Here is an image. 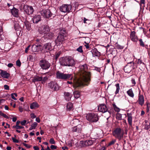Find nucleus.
<instances>
[{"label": "nucleus", "mask_w": 150, "mask_h": 150, "mask_svg": "<svg viewBox=\"0 0 150 150\" xmlns=\"http://www.w3.org/2000/svg\"><path fill=\"white\" fill-rule=\"evenodd\" d=\"M127 93L129 96L131 97V89H129L127 91Z\"/></svg>", "instance_id": "nucleus-49"}, {"label": "nucleus", "mask_w": 150, "mask_h": 150, "mask_svg": "<svg viewBox=\"0 0 150 150\" xmlns=\"http://www.w3.org/2000/svg\"><path fill=\"white\" fill-rule=\"evenodd\" d=\"M59 35H62L66 37V33L65 30L61 29L60 30Z\"/></svg>", "instance_id": "nucleus-30"}, {"label": "nucleus", "mask_w": 150, "mask_h": 150, "mask_svg": "<svg viewBox=\"0 0 150 150\" xmlns=\"http://www.w3.org/2000/svg\"><path fill=\"white\" fill-rule=\"evenodd\" d=\"M50 143L52 144H54L55 143L54 139L52 138H51L49 141Z\"/></svg>", "instance_id": "nucleus-46"}, {"label": "nucleus", "mask_w": 150, "mask_h": 150, "mask_svg": "<svg viewBox=\"0 0 150 150\" xmlns=\"http://www.w3.org/2000/svg\"><path fill=\"white\" fill-rule=\"evenodd\" d=\"M123 130L120 128H117L114 131L113 134L115 137L120 139L123 137Z\"/></svg>", "instance_id": "nucleus-5"}, {"label": "nucleus", "mask_w": 150, "mask_h": 150, "mask_svg": "<svg viewBox=\"0 0 150 150\" xmlns=\"http://www.w3.org/2000/svg\"><path fill=\"white\" fill-rule=\"evenodd\" d=\"M131 62L128 63L124 67V70L125 72L127 73H130L131 71Z\"/></svg>", "instance_id": "nucleus-18"}, {"label": "nucleus", "mask_w": 150, "mask_h": 150, "mask_svg": "<svg viewBox=\"0 0 150 150\" xmlns=\"http://www.w3.org/2000/svg\"><path fill=\"white\" fill-rule=\"evenodd\" d=\"M4 88L6 90H8L9 89V87L7 85H5L4 86Z\"/></svg>", "instance_id": "nucleus-54"}, {"label": "nucleus", "mask_w": 150, "mask_h": 150, "mask_svg": "<svg viewBox=\"0 0 150 150\" xmlns=\"http://www.w3.org/2000/svg\"><path fill=\"white\" fill-rule=\"evenodd\" d=\"M64 95L65 99L67 101H69L72 97V95L69 92H65Z\"/></svg>", "instance_id": "nucleus-24"}, {"label": "nucleus", "mask_w": 150, "mask_h": 150, "mask_svg": "<svg viewBox=\"0 0 150 150\" xmlns=\"http://www.w3.org/2000/svg\"><path fill=\"white\" fill-rule=\"evenodd\" d=\"M32 20L33 23H37L41 21V17L39 15H35L32 18Z\"/></svg>", "instance_id": "nucleus-17"}, {"label": "nucleus", "mask_w": 150, "mask_h": 150, "mask_svg": "<svg viewBox=\"0 0 150 150\" xmlns=\"http://www.w3.org/2000/svg\"><path fill=\"white\" fill-rule=\"evenodd\" d=\"M91 52L93 57L99 56L100 55V53L96 48L92 50Z\"/></svg>", "instance_id": "nucleus-23"}, {"label": "nucleus", "mask_w": 150, "mask_h": 150, "mask_svg": "<svg viewBox=\"0 0 150 150\" xmlns=\"http://www.w3.org/2000/svg\"><path fill=\"white\" fill-rule=\"evenodd\" d=\"M42 50L44 49L47 52L52 50V47L51 43H47L44 44L42 47Z\"/></svg>", "instance_id": "nucleus-15"}, {"label": "nucleus", "mask_w": 150, "mask_h": 150, "mask_svg": "<svg viewBox=\"0 0 150 150\" xmlns=\"http://www.w3.org/2000/svg\"><path fill=\"white\" fill-rule=\"evenodd\" d=\"M37 125L38 124L36 122H34L33 124L31 125V127L29 129V130H31L33 129H35Z\"/></svg>", "instance_id": "nucleus-29"}, {"label": "nucleus", "mask_w": 150, "mask_h": 150, "mask_svg": "<svg viewBox=\"0 0 150 150\" xmlns=\"http://www.w3.org/2000/svg\"><path fill=\"white\" fill-rule=\"evenodd\" d=\"M15 128L17 129H21L24 128V127L23 126H20L19 125H16L15 126H13V128Z\"/></svg>", "instance_id": "nucleus-44"}, {"label": "nucleus", "mask_w": 150, "mask_h": 150, "mask_svg": "<svg viewBox=\"0 0 150 150\" xmlns=\"http://www.w3.org/2000/svg\"><path fill=\"white\" fill-rule=\"evenodd\" d=\"M140 4L141 5L142 4L144 5L145 4V0H140Z\"/></svg>", "instance_id": "nucleus-60"}, {"label": "nucleus", "mask_w": 150, "mask_h": 150, "mask_svg": "<svg viewBox=\"0 0 150 150\" xmlns=\"http://www.w3.org/2000/svg\"><path fill=\"white\" fill-rule=\"evenodd\" d=\"M83 22L84 23L89 24L91 22V19H87L86 18H83Z\"/></svg>", "instance_id": "nucleus-36"}, {"label": "nucleus", "mask_w": 150, "mask_h": 150, "mask_svg": "<svg viewBox=\"0 0 150 150\" xmlns=\"http://www.w3.org/2000/svg\"><path fill=\"white\" fill-rule=\"evenodd\" d=\"M137 59L136 58H134V59L133 61H132V63H133V65L134 66H137Z\"/></svg>", "instance_id": "nucleus-39"}, {"label": "nucleus", "mask_w": 150, "mask_h": 150, "mask_svg": "<svg viewBox=\"0 0 150 150\" xmlns=\"http://www.w3.org/2000/svg\"><path fill=\"white\" fill-rule=\"evenodd\" d=\"M68 56L63 57L59 59V62L60 64L63 66H66L67 60Z\"/></svg>", "instance_id": "nucleus-13"}, {"label": "nucleus", "mask_w": 150, "mask_h": 150, "mask_svg": "<svg viewBox=\"0 0 150 150\" xmlns=\"http://www.w3.org/2000/svg\"><path fill=\"white\" fill-rule=\"evenodd\" d=\"M127 115L129 124L130 125H131V115L130 113L129 114V113H127Z\"/></svg>", "instance_id": "nucleus-35"}, {"label": "nucleus", "mask_w": 150, "mask_h": 150, "mask_svg": "<svg viewBox=\"0 0 150 150\" xmlns=\"http://www.w3.org/2000/svg\"><path fill=\"white\" fill-rule=\"evenodd\" d=\"M64 37H65L59 34L56 40V42L57 43H59L60 42L62 43L64 40Z\"/></svg>", "instance_id": "nucleus-20"}, {"label": "nucleus", "mask_w": 150, "mask_h": 150, "mask_svg": "<svg viewBox=\"0 0 150 150\" xmlns=\"http://www.w3.org/2000/svg\"><path fill=\"white\" fill-rule=\"evenodd\" d=\"M146 112H148L149 111V108H150V103L149 102H146Z\"/></svg>", "instance_id": "nucleus-37"}, {"label": "nucleus", "mask_w": 150, "mask_h": 150, "mask_svg": "<svg viewBox=\"0 0 150 150\" xmlns=\"http://www.w3.org/2000/svg\"><path fill=\"white\" fill-rule=\"evenodd\" d=\"M26 120H24L23 121L21 122V124L22 125H25L26 124Z\"/></svg>", "instance_id": "nucleus-48"}, {"label": "nucleus", "mask_w": 150, "mask_h": 150, "mask_svg": "<svg viewBox=\"0 0 150 150\" xmlns=\"http://www.w3.org/2000/svg\"><path fill=\"white\" fill-rule=\"evenodd\" d=\"M115 86L116 87V89L115 92V94H117L119 93L120 91V87L119 84L118 83L116 84L115 85Z\"/></svg>", "instance_id": "nucleus-33"}, {"label": "nucleus", "mask_w": 150, "mask_h": 150, "mask_svg": "<svg viewBox=\"0 0 150 150\" xmlns=\"http://www.w3.org/2000/svg\"><path fill=\"white\" fill-rule=\"evenodd\" d=\"M116 142V140L115 139H113L112 140L111 142H110L108 144V146H111L114 144V143Z\"/></svg>", "instance_id": "nucleus-43"}, {"label": "nucleus", "mask_w": 150, "mask_h": 150, "mask_svg": "<svg viewBox=\"0 0 150 150\" xmlns=\"http://www.w3.org/2000/svg\"><path fill=\"white\" fill-rule=\"evenodd\" d=\"M67 60L66 66L72 67L75 65V61L71 57L68 56Z\"/></svg>", "instance_id": "nucleus-12"}, {"label": "nucleus", "mask_w": 150, "mask_h": 150, "mask_svg": "<svg viewBox=\"0 0 150 150\" xmlns=\"http://www.w3.org/2000/svg\"><path fill=\"white\" fill-rule=\"evenodd\" d=\"M46 36L47 37L48 39H51L53 37V33L51 32H48L47 34H46Z\"/></svg>", "instance_id": "nucleus-34"}, {"label": "nucleus", "mask_w": 150, "mask_h": 150, "mask_svg": "<svg viewBox=\"0 0 150 150\" xmlns=\"http://www.w3.org/2000/svg\"><path fill=\"white\" fill-rule=\"evenodd\" d=\"M30 45H28L27 47H26L25 50V52L26 53H27L28 52V51L29 49V48L30 47Z\"/></svg>", "instance_id": "nucleus-55"}, {"label": "nucleus", "mask_w": 150, "mask_h": 150, "mask_svg": "<svg viewBox=\"0 0 150 150\" xmlns=\"http://www.w3.org/2000/svg\"><path fill=\"white\" fill-rule=\"evenodd\" d=\"M33 148L35 150H39V148L38 147L36 146H33Z\"/></svg>", "instance_id": "nucleus-64"}, {"label": "nucleus", "mask_w": 150, "mask_h": 150, "mask_svg": "<svg viewBox=\"0 0 150 150\" xmlns=\"http://www.w3.org/2000/svg\"><path fill=\"white\" fill-rule=\"evenodd\" d=\"M14 94L13 93H12L11 94V98L13 99L14 100H16V99L14 97Z\"/></svg>", "instance_id": "nucleus-61"}, {"label": "nucleus", "mask_w": 150, "mask_h": 150, "mask_svg": "<svg viewBox=\"0 0 150 150\" xmlns=\"http://www.w3.org/2000/svg\"><path fill=\"white\" fill-rule=\"evenodd\" d=\"M39 65L41 68L43 70H47L51 66L50 63L44 59L40 61Z\"/></svg>", "instance_id": "nucleus-3"}, {"label": "nucleus", "mask_w": 150, "mask_h": 150, "mask_svg": "<svg viewBox=\"0 0 150 150\" xmlns=\"http://www.w3.org/2000/svg\"><path fill=\"white\" fill-rule=\"evenodd\" d=\"M48 86L52 90L57 91L59 89L60 87L55 82H51L48 84Z\"/></svg>", "instance_id": "nucleus-10"}, {"label": "nucleus", "mask_w": 150, "mask_h": 150, "mask_svg": "<svg viewBox=\"0 0 150 150\" xmlns=\"http://www.w3.org/2000/svg\"><path fill=\"white\" fill-rule=\"evenodd\" d=\"M139 40L138 37L134 31H132V41L137 42Z\"/></svg>", "instance_id": "nucleus-19"}, {"label": "nucleus", "mask_w": 150, "mask_h": 150, "mask_svg": "<svg viewBox=\"0 0 150 150\" xmlns=\"http://www.w3.org/2000/svg\"><path fill=\"white\" fill-rule=\"evenodd\" d=\"M117 48L120 49H122L123 48V47L122 46H121L119 45H117L116 46Z\"/></svg>", "instance_id": "nucleus-53"}, {"label": "nucleus", "mask_w": 150, "mask_h": 150, "mask_svg": "<svg viewBox=\"0 0 150 150\" xmlns=\"http://www.w3.org/2000/svg\"><path fill=\"white\" fill-rule=\"evenodd\" d=\"M79 74L80 78L75 79L73 84L74 88L84 85H87L91 81V74L88 70V66L86 64L80 65L79 67Z\"/></svg>", "instance_id": "nucleus-1"}, {"label": "nucleus", "mask_w": 150, "mask_h": 150, "mask_svg": "<svg viewBox=\"0 0 150 150\" xmlns=\"http://www.w3.org/2000/svg\"><path fill=\"white\" fill-rule=\"evenodd\" d=\"M93 143V141L91 140H86L85 142V144L86 146H90Z\"/></svg>", "instance_id": "nucleus-32"}, {"label": "nucleus", "mask_w": 150, "mask_h": 150, "mask_svg": "<svg viewBox=\"0 0 150 150\" xmlns=\"http://www.w3.org/2000/svg\"><path fill=\"white\" fill-rule=\"evenodd\" d=\"M98 110L100 112L104 113L107 111L108 108L105 104H101L98 106Z\"/></svg>", "instance_id": "nucleus-14"}, {"label": "nucleus", "mask_w": 150, "mask_h": 150, "mask_svg": "<svg viewBox=\"0 0 150 150\" xmlns=\"http://www.w3.org/2000/svg\"><path fill=\"white\" fill-rule=\"evenodd\" d=\"M12 139L13 142L14 143H18L19 142L18 140L16 139L14 137H12Z\"/></svg>", "instance_id": "nucleus-51"}, {"label": "nucleus", "mask_w": 150, "mask_h": 150, "mask_svg": "<svg viewBox=\"0 0 150 150\" xmlns=\"http://www.w3.org/2000/svg\"><path fill=\"white\" fill-rule=\"evenodd\" d=\"M81 125L77 126L72 128V131L73 132H76L78 133L81 132Z\"/></svg>", "instance_id": "nucleus-22"}, {"label": "nucleus", "mask_w": 150, "mask_h": 150, "mask_svg": "<svg viewBox=\"0 0 150 150\" xmlns=\"http://www.w3.org/2000/svg\"><path fill=\"white\" fill-rule=\"evenodd\" d=\"M42 50V47L40 45L35 44L33 45L32 47L31 50L33 52L40 51Z\"/></svg>", "instance_id": "nucleus-11"}, {"label": "nucleus", "mask_w": 150, "mask_h": 150, "mask_svg": "<svg viewBox=\"0 0 150 150\" xmlns=\"http://www.w3.org/2000/svg\"><path fill=\"white\" fill-rule=\"evenodd\" d=\"M138 102L139 105L142 106L144 103V99L143 96L140 95L139 96Z\"/></svg>", "instance_id": "nucleus-25"}, {"label": "nucleus", "mask_w": 150, "mask_h": 150, "mask_svg": "<svg viewBox=\"0 0 150 150\" xmlns=\"http://www.w3.org/2000/svg\"><path fill=\"white\" fill-rule=\"evenodd\" d=\"M21 63L19 59L16 62V65L18 67H20Z\"/></svg>", "instance_id": "nucleus-47"}, {"label": "nucleus", "mask_w": 150, "mask_h": 150, "mask_svg": "<svg viewBox=\"0 0 150 150\" xmlns=\"http://www.w3.org/2000/svg\"><path fill=\"white\" fill-rule=\"evenodd\" d=\"M11 13L14 16L18 17L19 16L18 10V9L14 8L11 10Z\"/></svg>", "instance_id": "nucleus-21"}, {"label": "nucleus", "mask_w": 150, "mask_h": 150, "mask_svg": "<svg viewBox=\"0 0 150 150\" xmlns=\"http://www.w3.org/2000/svg\"><path fill=\"white\" fill-rule=\"evenodd\" d=\"M0 76L3 78L8 79L10 76V74L6 71L0 69Z\"/></svg>", "instance_id": "nucleus-16"}, {"label": "nucleus", "mask_w": 150, "mask_h": 150, "mask_svg": "<svg viewBox=\"0 0 150 150\" xmlns=\"http://www.w3.org/2000/svg\"><path fill=\"white\" fill-rule=\"evenodd\" d=\"M67 108L69 110H72L73 108V104L70 102L68 103L67 105Z\"/></svg>", "instance_id": "nucleus-27"}, {"label": "nucleus", "mask_w": 150, "mask_h": 150, "mask_svg": "<svg viewBox=\"0 0 150 150\" xmlns=\"http://www.w3.org/2000/svg\"><path fill=\"white\" fill-rule=\"evenodd\" d=\"M57 147L56 146H55L54 145H52L50 146V148L52 149H55L57 148Z\"/></svg>", "instance_id": "nucleus-59"}, {"label": "nucleus", "mask_w": 150, "mask_h": 150, "mask_svg": "<svg viewBox=\"0 0 150 150\" xmlns=\"http://www.w3.org/2000/svg\"><path fill=\"white\" fill-rule=\"evenodd\" d=\"M23 144L25 147H26L28 148H30L31 146L30 145H29L27 144H25L24 143H23Z\"/></svg>", "instance_id": "nucleus-50"}, {"label": "nucleus", "mask_w": 150, "mask_h": 150, "mask_svg": "<svg viewBox=\"0 0 150 150\" xmlns=\"http://www.w3.org/2000/svg\"><path fill=\"white\" fill-rule=\"evenodd\" d=\"M132 84H133L132 86H134L136 84V82L134 79H132Z\"/></svg>", "instance_id": "nucleus-62"}, {"label": "nucleus", "mask_w": 150, "mask_h": 150, "mask_svg": "<svg viewBox=\"0 0 150 150\" xmlns=\"http://www.w3.org/2000/svg\"><path fill=\"white\" fill-rule=\"evenodd\" d=\"M71 8V6L70 5L63 4L60 7L59 9L62 12H69Z\"/></svg>", "instance_id": "nucleus-7"}, {"label": "nucleus", "mask_w": 150, "mask_h": 150, "mask_svg": "<svg viewBox=\"0 0 150 150\" xmlns=\"http://www.w3.org/2000/svg\"><path fill=\"white\" fill-rule=\"evenodd\" d=\"M40 14L43 17L49 18L52 16V13L50 10H43L40 11Z\"/></svg>", "instance_id": "nucleus-8"}, {"label": "nucleus", "mask_w": 150, "mask_h": 150, "mask_svg": "<svg viewBox=\"0 0 150 150\" xmlns=\"http://www.w3.org/2000/svg\"><path fill=\"white\" fill-rule=\"evenodd\" d=\"M56 75L57 79H68L71 76V74H64L61 73L59 71L57 72Z\"/></svg>", "instance_id": "nucleus-4"}, {"label": "nucleus", "mask_w": 150, "mask_h": 150, "mask_svg": "<svg viewBox=\"0 0 150 150\" xmlns=\"http://www.w3.org/2000/svg\"><path fill=\"white\" fill-rule=\"evenodd\" d=\"M117 119L121 120L122 119V115L120 113H117L116 116Z\"/></svg>", "instance_id": "nucleus-41"}, {"label": "nucleus", "mask_w": 150, "mask_h": 150, "mask_svg": "<svg viewBox=\"0 0 150 150\" xmlns=\"http://www.w3.org/2000/svg\"><path fill=\"white\" fill-rule=\"evenodd\" d=\"M113 106L114 107V110L115 111L117 112H118L120 111V109L119 108L117 107L115 104H113Z\"/></svg>", "instance_id": "nucleus-38"}, {"label": "nucleus", "mask_w": 150, "mask_h": 150, "mask_svg": "<svg viewBox=\"0 0 150 150\" xmlns=\"http://www.w3.org/2000/svg\"><path fill=\"white\" fill-rule=\"evenodd\" d=\"M31 117L33 119L36 117V116L33 113H32L30 114Z\"/></svg>", "instance_id": "nucleus-56"}, {"label": "nucleus", "mask_w": 150, "mask_h": 150, "mask_svg": "<svg viewBox=\"0 0 150 150\" xmlns=\"http://www.w3.org/2000/svg\"><path fill=\"white\" fill-rule=\"evenodd\" d=\"M50 30V28L49 26L47 25H44L42 26L38 29L39 33L42 34H46Z\"/></svg>", "instance_id": "nucleus-6"}, {"label": "nucleus", "mask_w": 150, "mask_h": 150, "mask_svg": "<svg viewBox=\"0 0 150 150\" xmlns=\"http://www.w3.org/2000/svg\"><path fill=\"white\" fill-rule=\"evenodd\" d=\"M48 79V78L47 77H44V78L43 79L42 78V83H44L45 82V81Z\"/></svg>", "instance_id": "nucleus-52"}, {"label": "nucleus", "mask_w": 150, "mask_h": 150, "mask_svg": "<svg viewBox=\"0 0 150 150\" xmlns=\"http://www.w3.org/2000/svg\"><path fill=\"white\" fill-rule=\"evenodd\" d=\"M39 107L38 104L37 103L34 102L30 105V107L31 109H33Z\"/></svg>", "instance_id": "nucleus-28"}, {"label": "nucleus", "mask_w": 150, "mask_h": 150, "mask_svg": "<svg viewBox=\"0 0 150 150\" xmlns=\"http://www.w3.org/2000/svg\"><path fill=\"white\" fill-rule=\"evenodd\" d=\"M86 44L85 45V46L86 47V48L87 49H88L89 48V46L88 45V43H86V42H84Z\"/></svg>", "instance_id": "nucleus-58"}, {"label": "nucleus", "mask_w": 150, "mask_h": 150, "mask_svg": "<svg viewBox=\"0 0 150 150\" xmlns=\"http://www.w3.org/2000/svg\"><path fill=\"white\" fill-rule=\"evenodd\" d=\"M42 76L39 77L38 76H36L33 78V81L35 82L36 81H42Z\"/></svg>", "instance_id": "nucleus-26"}, {"label": "nucleus", "mask_w": 150, "mask_h": 150, "mask_svg": "<svg viewBox=\"0 0 150 150\" xmlns=\"http://www.w3.org/2000/svg\"><path fill=\"white\" fill-rule=\"evenodd\" d=\"M23 8L25 12L28 15L32 14L34 11L33 8L32 6L28 5H24Z\"/></svg>", "instance_id": "nucleus-9"}, {"label": "nucleus", "mask_w": 150, "mask_h": 150, "mask_svg": "<svg viewBox=\"0 0 150 150\" xmlns=\"http://www.w3.org/2000/svg\"><path fill=\"white\" fill-rule=\"evenodd\" d=\"M1 116H3L4 117H5V118H6V119H8L9 118V117L8 116H7L6 115L4 114L3 113H2Z\"/></svg>", "instance_id": "nucleus-57"}, {"label": "nucleus", "mask_w": 150, "mask_h": 150, "mask_svg": "<svg viewBox=\"0 0 150 150\" xmlns=\"http://www.w3.org/2000/svg\"><path fill=\"white\" fill-rule=\"evenodd\" d=\"M74 95L75 98H78L80 96L79 92L78 91H75L74 92Z\"/></svg>", "instance_id": "nucleus-31"}, {"label": "nucleus", "mask_w": 150, "mask_h": 150, "mask_svg": "<svg viewBox=\"0 0 150 150\" xmlns=\"http://www.w3.org/2000/svg\"><path fill=\"white\" fill-rule=\"evenodd\" d=\"M142 63V61L140 59H137V64H141Z\"/></svg>", "instance_id": "nucleus-63"}, {"label": "nucleus", "mask_w": 150, "mask_h": 150, "mask_svg": "<svg viewBox=\"0 0 150 150\" xmlns=\"http://www.w3.org/2000/svg\"><path fill=\"white\" fill-rule=\"evenodd\" d=\"M76 50L80 53H82L83 52L82 50V47L81 46H80L76 49Z\"/></svg>", "instance_id": "nucleus-40"}, {"label": "nucleus", "mask_w": 150, "mask_h": 150, "mask_svg": "<svg viewBox=\"0 0 150 150\" xmlns=\"http://www.w3.org/2000/svg\"><path fill=\"white\" fill-rule=\"evenodd\" d=\"M139 44L140 45L142 46H144V42H143L142 40V39H140L139 40Z\"/></svg>", "instance_id": "nucleus-45"}, {"label": "nucleus", "mask_w": 150, "mask_h": 150, "mask_svg": "<svg viewBox=\"0 0 150 150\" xmlns=\"http://www.w3.org/2000/svg\"><path fill=\"white\" fill-rule=\"evenodd\" d=\"M19 25L18 23H16L15 24L14 28L16 30H18V29L19 28Z\"/></svg>", "instance_id": "nucleus-42"}, {"label": "nucleus", "mask_w": 150, "mask_h": 150, "mask_svg": "<svg viewBox=\"0 0 150 150\" xmlns=\"http://www.w3.org/2000/svg\"><path fill=\"white\" fill-rule=\"evenodd\" d=\"M86 118L87 120L92 122H96L98 120V114L94 113L87 114L86 116Z\"/></svg>", "instance_id": "nucleus-2"}]
</instances>
